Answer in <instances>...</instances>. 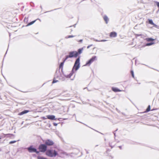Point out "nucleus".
<instances>
[{"label":"nucleus","mask_w":159,"mask_h":159,"mask_svg":"<svg viewBox=\"0 0 159 159\" xmlns=\"http://www.w3.org/2000/svg\"><path fill=\"white\" fill-rule=\"evenodd\" d=\"M25 20H26V18H25L24 20V21H25Z\"/></svg>","instance_id":"30"},{"label":"nucleus","mask_w":159,"mask_h":159,"mask_svg":"<svg viewBox=\"0 0 159 159\" xmlns=\"http://www.w3.org/2000/svg\"><path fill=\"white\" fill-rule=\"evenodd\" d=\"M97 57L96 56H93L87 62L85 66H90V64L92 63L93 61L97 60Z\"/></svg>","instance_id":"5"},{"label":"nucleus","mask_w":159,"mask_h":159,"mask_svg":"<svg viewBox=\"0 0 159 159\" xmlns=\"http://www.w3.org/2000/svg\"><path fill=\"white\" fill-rule=\"evenodd\" d=\"M0 139H1V138H0Z\"/></svg>","instance_id":"37"},{"label":"nucleus","mask_w":159,"mask_h":159,"mask_svg":"<svg viewBox=\"0 0 159 159\" xmlns=\"http://www.w3.org/2000/svg\"><path fill=\"white\" fill-rule=\"evenodd\" d=\"M16 142V141H11L9 142V144L13 143H15V142Z\"/></svg>","instance_id":"23"},{"label":"nucleus","mask_w":159,"mask_h":159,"mask_svg":"<svg viewBox=\"0 0 159 159\" xmlns=\"http://www.w3.org/2000/svg\"><path fill=\"white\" fill-rule=\"evenodd\" d=\"M43 119H46V118H44V117H43Z\"/></svg>","instance_id":"33"},{"label":"nucleus","mask_w":159,"mask_h":159,"mask_svg":"<svg viewBox=\"0 0 159 159\" xmlns=\"http://www.w3.org/2000/svg\"><path fill=\"white\" fill-rule=\"evenodd\" d=\"M82 41H83V40L82 39H81V40H80L79 41H78V42H79L80 43H82Z\"/></svg>","instance_id":"27"},{"label":"nucleus","mask_w":159,"mask_h":159,"mask_svg":"<svg viewBox=\"0 0 159 159\" xmlns=\"http://www.w3.org/2000/svg\"><path fill=\"white\" fill-rule=\"evenodd\" d=\"M93 46V45H90L89 46H88L87 47V48H89L91 46Z\"/></svg>","instance_id":"28"},{"label":"nucleus","mask_w":159,"mask_h":159,"mask_svg":"<svg viewBox=\"0 0 159 159\" xmlns=\"http://www.w3.org/2000/svg\"><path fill=\"white\" fill-rule=\"evenodd\" d=\"M47 117V118L48 119L51 120H55L56 119L55 118V116L54 115H48L46 116Z\"/></svg>","instance_id":"9"},{"label":"nucleus","mask_w":159,"mask_h":159,"mask_svg":"<svg viewBox=\"0 0 159 159\" xmlns=\"http://www.w3.org/2000/svg\"><path fill=\"white\" fill-rule=\"evenodd\" d=\"M80 57H79L77 58L75 62L72 70H75L76 71L79 69L80 67Z\"/></svg>","instance_id":"3"},{"label":"nucleus","mask_w":159,"mask_h":159,"mask_svg":"<svg viewBox=\"0 0 159 159\" xmlns=\"http://www.w3.org/2000/svg\"><path fill=\"white\" fill-rule=\"evenodd\" d=\"M74 36L73 35H69L67 37H66V38H72L74 37Z\"/></svg>","instance_id":"24"},{"label":"nucleus","mask_w":159,"mask_h":159,"mask_svg":"<svg viewBox=\"0 0 159 159\" xmlns=\"http://www.w3.org/2000/svg\"><path fill=\"white\" fill-rule=\"evenodd\" d=\"M158 114H159V112H158Z\"/></svg>","instance_id":"35"},{"label":"nucleus","mask_w":159,"mask_h":159,"mask_svg":"<svg viewBox=\"0 0 159 159\" xmlns=\"http://www.w3.org/2000/svg\"><path fill=\"white\" fill-rule=\"evenodd\" d=\"M58 81L57 80H56V79H53V81L52 82V84H53L55 83H56Z\"/></svg>","instance_id":"21"},{"label":"nucleus","mask_w":159,"mask_h":159,"mask_svg":"<svg viewBox=\"0 0 159 159\" xmlns=\"http://www.w3.org/2000/svg\"><path fill=\"white\" fill-rule=\"evenodd\" d=\"M54 144V142L53 141L50 139L46 140L45 141V145L46 146H53Z\"/></svg>","instance_id":"7"},{"label":"nucleus","mask_w":159,"mask_h":159,"mask_svg":"<svg viewBox=\"0 0 159 159\" xmlns=\"http://www.w3.org/2000/svg\"><path fill=\"white\" fill-rule=\"evenodd\" d=\"M103 18L104 20L105 21L106 23V24H107L109 19H108V17H107V16H104L103 17Z\"/></svg>","instance_id":"13"},{"label":"nucleus","mask_w":159,"mask_h":159,"mask_svg":"<svg viewBox=\"0 0 159 159\" xmlns=\"http://www.w3.org/2000/svg\"><path fill=\"white\" fill-rule=\"evenodd\" d=\"M117 34L115 32H112L110 33L109 34L110 37L111 38H115L116 37Z\"/></svg>","instance_id":"8"},{"label":"nucleus","mask_w":159,"mask_h":159,"mask_svg":"<svg viewBox=\"0 0 159 159\" xmlns=\"http://www.w3.org/2000/svg\"><path fill=\"white\" fill-rule=\"evenodd\" d=\"M28 151L30 152H36V153H39V152L37 151V149L33 148V146H30L27 148Z\"/></svg>","instance_id":"6"},{"label":"nucleus","mask_w":159,"mask_h":159,"mask_svg":"<svg viewBox=\"0 0 159 159\" xmlns=\"http://www.w3.org/2000/svg\"><path fill=\"white\" fill-rule=\"evenodd\" d=\"M66 60H65V59L62 62H61L59 66V68H61V69H62L63 66L64 65V62Z\"/></svg>","instance_id":"15"},{"label":"nucleus","mask_w":159,"mask_h":159,"mask_svg":"<svg viewBox=\"0 0 159 159\" xmlns=\"http://www.w3.org/2000/svg\"><path fill=\"white\" fill-rule=\"evenodd\" d=\"M38 159H48L45 157H41V156H38L37 157Z\"/></svg>","instance_id":"19"},{"label":"nucleus","mask_w":159,"mask_h":159,"mask_svg":"<svg viewBox=\"0 0 159 159\" xmlns=\"http://www.w3.org/2000/svg\"><path fill=\"white\" fill-rule=\"evenodd\" d=\"M146 40L147 42L153 41L155 40V39H153L152 38H146Z\"/></svg>","instance_id":"14"},{"label":"nucleus","mask_w":159,"mask_h":159,"mask_svg":"<svg viewBox=\"0 0 159 159\" xmlns=\"http://www.w3.org/2000/svg\"><path fill=\"white\" fill-rule=\"evenodd\" d=\"M148 23L149 24L153 25L154 27H157V25L154 23L152 20L148 19Z\"/></svg>","instance_id":"10"},{"label":"nucleus","mask_w":159,"mask_h":159,"mask_svg":"<svg viewBox=\"0 0 159 159\" xmlns=\"http://www.w3.org/2000/svg\"><path fill=\"white\" fill-rule=\"evenodd\" d=\"M29 112V110H24V111H22L20 113H19L18 114V115H23L25 114H26V113H28V112Z\"/></svg>","instance_id":"12"},{"label":"nucleus","mask_w":159,"mask_h":159,"mask_svg":"<svg viewBox=\"0 0 159 159\" xmlns=\"http://www.w3.org/2000/svg\"><path fill=\"white\" fill-rule=\"evenodd\" d=\"M150 111V106L148 105V108L146 109V111L144 112H147Z\"/></svg>","instance_id":"17"},{"label":"nucleus","mask_w":159,"mask_h":159,"mask_svg":"<svg viewBox=\"0 0 159 159\" xmlns=\"http://www.w3.org/2000/svg\"><path fill=\"white\" fill-rule=\"evenodd\" d=\"M78 56V53L76 51H72L69 52V55L66 56L65 58L66 60L68 58L76 57Z\"/></svg>","instance_id":"2"},{"label":"nucleus","mask_w":159,"mask_h":159,"mask_svg":"<svg viewBox=\"0 0 159 159\" xmlns=\"http://www.w3.org/2000/svg\"><path fill=\"white\" fill-rule=\"evenodd\" d=\"M111 89L113 91L115 92H120L121 91V90L118 88L113 87L111 88Z\"/></svg>","instance_id":"11"},{"label":"nucleus","mask_w":159,"mask_h":159,"mask_svg":"<svg viewBox=\"0 0 159 159\" xmlns=\"http://www.w3.org/2000/svg\"><path fill=\"white\" fill-rule=\"evenodd\" d=\"M1 151V149H0V151Z\"/></svg>","instance_id":"36"},{"label":"nucleus","mask_w":159,"mask_h":159,"mask_svg":"<svg viewBox=\"0 0 159 159\" xmlns=\"http://www.w3.org/2000/svg\"><path fill=\"white\" fill-rule=\"evenodd\" d=\"M47 147L45 144H41L39 147V149L40 152H44L47 151Z\"/></svg>","instance_id":"4"},{"label":"nucleus","mask_w":159,"mask_h":159,"mask_svg":"<svg viewBox=\"0 0 159 159\" xmlns=\"http://www.w3.org/2000/svg\"><path fill=\"white\" fill-rule=\"evenodd\" d=\"M154 43H148L146 44V46H148L152 45L154 44Z\"/></svg>","instance_id":"22"},{"label":"nucleus","mask_w":159,"mask_h":159,"mask_svg":"<svg viewBox=\"0 0 159 159\" xmlns=\"http://www.w3.org/2000/svg\"><path fill=\"white\" fill-rule=\"evenodd\" d=\"M119 147L120 148H121V147Z\"/></svg>","instance_id":"34"},{"label":"nucleus","mask_w":159,"mask_h":159,"mask_svg":"<svg viewBox=\"0 0 159 159\" xmlns=\"http://www.w3.org/2000/svg\"><path fill=\"white\" fill-rule=\"evenodd\" d=\"M106 41V40H102V41Z\"/></svg>","instance_id":"32"},{"label":"nucleus","mask_w":159,"mask_h":159,"mask_svg":"<svg viewBox=\"0 0 159 159\" xmlns=\"http://www.w3.org/2000/svg\"><path fill=\"white\" fill-rule=\"evenodd\" d=\"M130 73L132 75V77L133 78H134V77L133 71V70H131L130 71Z\"/></svg>","instance_id":"20"},{"label":"nucleus","mask_w":159,"mask_h":159,"mask_svg":"<svg viewBox=\"0 0 159 159\" xmlns=\"http://www.w3.org/2000/svg\"><path fill=\"white\" fill-rule=\"evenodd\" d=\"M156 3L157 6L159 7V2H157Z\"/></svg>","instance_id":"25"},{"label":"nucleus","mask_w":159,"mask_h":159,"mask_svg":"<svg viewBox=\"0 0 159 159\" xmlns=\"http://www.w3.org/2000/svg\"><path fill=\"white\" fill-rule=\"evenodd\" d=\"M53 125L54 126H57V124L56 123H53Z\"/></svg>","instance_id":"26"},{"label":"nucleus","mask_w":159,"mask_h":159,"mask_svg":"<svg viewBox=\"0 0 159 159\" xmlns=\"http://www.w3.org/2000/svg\"><path fill=\"white\" fill-rule=\"evenodd\" d=\"M84 48H80L78 50V54H80L82 53L83 51V50Z\"/></svg>","instance_id":"16"},{"label":"nucleus","mask_w":159,"mask_h":159,"mask_svg":"<svg viewBox=\"0 0 159 159\" xmlns=\"http://www.w3.org/2000/svg\"><path fill=\"white\" fill-rule=\"evenodd\" d=\"M157 109H152L151 110L152 111H153V110H157Z\"/></svg>","instance_id":"29"},{"label":"nucleus","mask_w":159,"mask_h":159,"mask_svg":"<svg viewBox=\"0 0 159 159\" xmlns=\"http://www.w3.org/2000/svg\"><path fill=\"white\" fill-rule=\"evenodd\" d=\"M95 48H95V47H93V49H95Z\"/></svg>","instance_id":"31"},{"label":"nucleus","mask_w":159,"mask_h":159,"mask_svg":"<svg viewBox=\"0 0 159 159\" xmlns=\"http://www.w3.org/2000/svg\"><path fill=\"white\" fill-rule=\"evenodd\" d=\"M36 20H35L34 21H32L29 23L28 25H27V26H29V25H30L32 24H34V22Z\"/></svg>","instance_id":"18"},{"label":"nucleus","mask_w":159,"mask_h":159,"mask_svg":"<svg viewBox=\"0 0 159 159\" xmlns=\"http://www.w3.org/2000/svg\"><path fill=\"white\" fill-rule=\"evenodd\" d=\"M46 155L50 157H55L58 155L57 152L54 150H48L46 152Z\"/></svg>","instance_id":"1"}]
</instances>
